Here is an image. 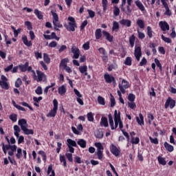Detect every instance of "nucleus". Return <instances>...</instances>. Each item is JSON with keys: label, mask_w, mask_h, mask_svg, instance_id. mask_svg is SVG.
Wrapping results in <instances>:
<instances>
[{"label": "nucleus", "mask_w": 176, "mask_h": 176, "mask_svg": "<svg viewBox=\"0 0 176 176\" xmlns=\"http://www.w3.org/2000/svg\"><path fill=\"white\" fill-rule=\"evenodd\" d=\"M19 126L26 135H34V130L27 128V120L22 118L18 121Z\"/></svg>", "instance_id": "f257e3e1"}, {"label": "nucleus", "mask_w": 176, "mask_h": 176, "mask_svg": "<svg viewBox=\"0 0 176 176\" xmlns=\"http://www.w3.org/2000/svg\"><path fill=\"white\" fill-rule=\"evenodd\" d=\"M69 21L68 25L65 24V28L67 31H72V32H75V28H76V22L75 21V18L72 16H69L68 19Z\"/></svg>", "instance_id": "f03ea898"}, {"label": "nucleus", "mask_w": 176, "mask_h": 176, "mask_svg": "<svg viewBox=\"0 0 176 176\" xmlns=\"http://www.w3.org/2000/svg\"><path fill=\"white\" fill-rule=\"evenodd\" d=\"M54 107L47 114V118H54L57 115V111L58 110V101L56 99L53 100Z\"/></svg>", "instance_id": "7ed1b4c3"}, {"label": "nucleus", "mask_w": 176, "mask_h": 176, "mask_svg": "<svg viewBox=\"0 0 176 176\" xmlns=\"http://www.w3.org/2000/svg\"><path fill=\"white\" fill-rule=\"evenodd\" d=\"M33 74L34 75V78L36 82H45L47 79L46 74L42 72L41 71L36 70V75H35V72L33 71Z\"/></svg>", "instance_id": "20e7f679"}, {"label": "nucleus", "mask_w": 176, "mask_h": 176, "mask_svg": "<svg viewBox=\"0 0 176 176\" xmlns=\"http://www.w3.org/2000/svg\"><path fill=\"white\" fill-rule=\"evenodd\" d=\"M0 86L2 89H9V80L6 76L2 75L0 80Z\"/></svg>", "instance_id": "39448f33"}, {"label": "nucleus", "mask_w": 176, "mask_h": 176, "mask_svg": "<svg viewBox=\"0 0 176 176\" xmlns=\"http://www.w3.org/2000/svg\"><path fill=\"white\" fill-rule=\"evenodd\" d=\"M168 107L170 109H173V108L175 107V100H174L171 97H168L165 102V109H167Z\"/></svg>", "instance_id": "423d86ee"}, {"label": "nucleus", "mask_w": 176, "mask_h": 176, "mask_svg": "<svg viewBox=\"0 0 176 176\" xmlns=\"http://www.w3.org/2000/svg\"><path fill=\"white\" fill-rule=\"evenodd\" d=\"M72 53H73L72 58L78 59L79 58V56H80V50L78 47L75 45L72 46Z\"/></svg>", "instance_id": "0eeeda50"}, {"label": "nucleus", "mask_w": 176, "mask_h": 176, "mask_svg": "<svg viewBox=\"0 0 176 176\" xmlns=\"http://www.w3.org/2000/svg\"><path fill=\"white\" fill-rule=\"evenodd\" d=\"M110 152L114 155V156H119L120 155V149H119L115 144H111L110 145Z\"/></svg>", "instance_id": "6e6552de"}, {"label": "nucleus", "mask_w": 176, "mask_h": 176, "mask_svg": "<svg viewBox=\"0 0 176 176\" xmlns=\"http://www.w3.org/2000/svg\"><path fill=\"white\" fill-rule=\"evenodd\" d=\"M159 25L164 32H166V31L170 30V25L166 21H160Z\"/></svg>", "instance_id": "1a4fd4ad"}, {"label": "nucleus", "mask_w": 176, "mask_h": 176, "mask_svg": "<svg viewBox=\"0 0 176 176\" xmlns=\"http://www.w3.org/2000/svg\"><path fill=\"white\" fill-rule=\"evenodd\" d=\"M104 80L107 83H116V80H115V77L109 75V74H105L104 75Z\"/></svg>", "instance_id": "9d476101"}, {"label": "nucleus", "mask_w": 176, "mask_h": 176, "mask_svg": "<svg viewBox=\"0 0 176 176\" xmlns=\"http://www.w3.org/2000/svg\"><path fill=\"white\" fill-rule=\"evenodd\" d=\"M134 56L137 60V61H140V58L142 56V53L141 52V47H136L135 48Z\"/></svg>", "instance_id": "9b49d317"}, {"label": "nucleus", "mask_w": 176, "mask_h": 176, "mask_svg": "<svg viewBox=\"0 0 176 176\" xmlns=\"http://www.w3.org/2000/svg\"><path fill=\"white\" fill-rule=\"evenodd\" d=\"M103 36H104L105 39L108 41V42H113V36H112L109 32L103 30L102 31Z\"/></svg>", "instance_id": "f8f14e48"}, {"label": "nucleus", "mask_w": 176, "mask_h": 176, "mask_svg": "<svg viewBox=\"0 0 176 176\" xmlns=\"http://www.w3.org/2000/svg\"><path fill=\"white\" fill-rule=\"evenodd\" d=\"M68 63H69V59H68V58L62 59L59 65L60 68H63V69H65V67H67V64H68Z\"/></svg>", "instance_id": "ddd939ff"}, {"label": "nucleus", "mask_w": 176, "mask_h": 176, "mask_svg": "<svg viewBox=\"0 0 176 176\" xmlns=\"http://www.w3.org/2000/svg\"><path fill=\"white\" fill-rule=\"evenodd\" d=\"M22 41H23L24 45H25V46H28V47L32 46V42L31 41H28L27 36H23Z\"/></svg>", "instance_id": "4468645a"}, {"label": "nucleus", "mask_w": 176, "mask_h": 176, "mask_svg": "<svg viewBox=\"0 0 176 176\" xmlns=\"http://www.w3.org/2000/svg\"><path fill=\"white\" fill-rule=\"evenodd\" d=\"M120 89H129L130 84L126 80H122V83L119 84Z\"/></svg>", "instance_id": "2eb2a0df"}, {"label": "nucleus", "mask_w": 176, "mask_h": 176, "mask_svg": "<svg viewBox=\"0 0 176 176\" xmlns=\"http://www.w3.org/2000/svg\"><path fill=\"white\" fill-rule=\"evenodd\" d=\"M136 121L140 126H144V116H142V113H140L139 114V117H136Z\"/></svg>", "instance_id": "dca6fc26"}, {"label": "nucleus", "mask_w": 176, "mask_h": 176, "mask_svg": "<svg viewBox=\"0 0 176 176\" xmlns=\"http://www.w3.org/2000/svg\"><path fill=\"white\" fill-rule=\"evenodd\" d=\"M77 144L80 146V148H82V149H85L87 145V142L84 139L78 140V141H77Z\"/></svg>", "instance_id": "f3484780"}, {"label": "nucleus", "mask_w": 176, "mask_h": 176, "mask_svg": "<svg viewBox=\"0 0 176 176\" xmlns=\"http://www.w3.org/2000/svg\"><path fill=\"white\" fill-rule=\"evenodd\" d=\"M120 24L122 25H126V27H131V21L129 19H122L120 21Z\"/></svg>", "instance_id": "a211bd4d"}, {"label": "nucleus", "mask_w": 176, "mask_h": 176, "mask_svg": "<svg viewBox=\"0 0 176 176\" xmlns=\"http://www.w3.org/2000/svg\"><path fill=\"white\" fill-rule=\"evenodd\" d=\"M164 146L168 152H173L174 146L173 145L168 144L167 142H165Z\"/></svg>", "instance_id": "6ab92c4d"}, {"label": "nucleus", "mask_w": 176, "mask_h": 176, "mask_svg": "<svg viewBox=\"0 0 176 176\" xmlns=\"http://www.w3.org/2000/svg\"><path fill=\"white\" fill-rule=\"evenodd\" d=\"M136 6H138V9L141 10V12H145V7L144 6V4L140 1V0H138L135 2Z\"/></svg>", "instance_id": "aec40b11"}, {"label": "nucleus", "mask_w": 176, "mask_h": 176, "mask_svg": "<svg viewBox=\"0 0 176 176\" xmlns=\"http://www.w3.org/2000/svg\"><path fill=\"white\" fill-rule=\"evenodd\" d=\"M100 126H104V127H108V118L106 117H102L100 119Z\"/></svg>", "instance_id": "412c9836"}, {"label": "nucleus", "mask_w": 176, "mask_h": 176, "mask_svg": "<svg viewBox=\"0 0 176 176\" xmlns=\"http://www.w3.org/2000/svg\"><path fill=\"white\" fill-rule=\"evenodd\" d=\"M67 146H74L75 148L78 146V144H76V142L75 140H72V139H67Z\"/></svg>", "instance_id": "4be33fe9"}, {"label": "nucleus", "mask_w": 176, "mask_h": 176, "mask_svg": "<svg viewBox=\"0 0 176 176\" xmlns=\"http://www.w3.org/2000/svg\"><path fill=\"white\" fill-rule=\"evenodd\" d=\"M137 25H138L139 28H140L142 30H144L145 28V23L144 22V20L138 19L136 21Z\"/></svg>", "instance_id": "5701e85b"}, {"label": "nucleus", "mask_w": 176, "mask_h": 176, "mask_svg": "<svg viewBox=\"0 0 176 176\" xmlns=\"http://www.w3.org/2000/svg\"><path fill=\"white\" fill-rule=\"evenodd\" d=\"M14 134L16 136V138H19V136L20 134H19L20 133V131H21V129H20V127L17 125H14Z\"/></svg>", "instance_id": "b1692460"}, {"label": "nucleus", "mask_w": 176, "mask_h": 176, "mask_svg": "<svg viewBox=\"0 0 176 176\" xmlns=\"http://www.w3.org/2000/svg\"><path fill=\"white\" fill-rule=\"evenodd\" d=\"M52 23L55 27L54 29L56 30V31H60V29L58 28H63V25L60 23L59 21H52Z\"/></svg>", "instance_id": "393cba45"}, {"label": "nucleus", "mask_w": 176, "mask_h": 176, "mask_svg": "<svg viewBox=\"0 0 176 176\" xmlns=\"http://www.w3.org/2000/svg\"><path fill=\"white\" fill-rule=\"evenodd\" d=\"M34 14H36L38 20H43V14L38 9L34 10Z\"/></svg>", "instance_id": "a878e982"}, {"label": "nucleus", "mask_w": 176, "mask_h": 176, "mask_svg": "<svg viewBox=\"0 0 176 176\" xmlns=\"http://www.w3.org/2000/svg\"><path fill=\"white\" fill-rule=\"evenodd\" d=\"M120 111L118 113V110H115L114 111V121L120 122Z\"/></svg>", "instance_id": "bb28decb"}, {"label": "nucleus", "mask_w": 176, "mask_h": 176, "mask_svg": "<svg viewBox=\"0 0 176 176\" xmlns=\"http://www.w3.org/2000/svg\"><path fill=\"white\" fill-rule=\"evenodd\" d=\"M28 62H26L25 65H21L19 66V67L21 72H25L27 71V68H28Z\"/></svg>", "instance_id": "cd10ccee"}, {"label": "nucleus", "mask_w": 176, "mask_h": 176, "mask_svg": "<svg viewBox=\"0 0 176 176\" xmlns=\"http://www.w3.org/2000/svg\"><path fill=\"white\" fill-rule=\"evenodd\" d=\"M157 160H158V163L160 164H162V166H166V164H167V162H166V160L162 156H158Z\"/></svg>", "instance_id": "c85d7f7f"}, {"label": "nucleus", "mask_w": 176, "mask_h": 176, "mask_svg": "<svg viewBox=\"0 0 176 176\" xmlns=\"http://www.w3.org/2000/svg\"><path fill=\"white\" fill-rule=\"evenodd\" d=\"M109 122L111 126V130H115V126H113V118L112 117V114H109Z\"/></svg>", "instance_id": "c756f323"}, {"label": "nucleus", "mask_w": 176, "mask_h": 176, "mask_svg": "<svg viewBox=\"0 0 176 176\" xmlns=\"http://www.w3.org/2000/svg\"><path fill=\"white\" fill-rule=\"evenodd\" d=\"M47 173L48 175L52 173V175H51L52 176H56V173L54 172V170H53L52 164L49 165Z\"/></svg>", "instance_id": "7c9ffc66"}, {"label": "nucleus", "mask_w": 176, "mask_h": 176, "mask_svg": "<svg viewBox=\"0 0 176 176\" xmlns=\"http://www.w3.org/2000/svg\"><path fill=\"white\" fill-rule=\"evenodd\" d=\"M21 156H23V149H21V148H18L16 157L18 160H20V159H21Z\"/></svg>", "instance_id": "2f4dec72"}, {"label": "nucleus", "mask_w": 176, "mask_h": 176, "mask_svg": "<svg viewBox=\"0 0 176 176\" xmlns=\"http://www.w3.org/2000/svg\"><path fill=\"white\" fill-rule=\"evenodd\" d=\"M119 28H120L119 23H118L117 21H113L112 31H116V32H118V31L119 30Z\"/></svg>", "instance_id": "473e14b6"}, {"label": "nucleus", "mask_w": 176, "mask_h": 176, "mask_svg": "<svg viewBox=\"0 0 176 176\" xmlns=\"http://www.w3.org/2000/svg\"><path fill=\"white\" fill-rule=\"evenodd\" d=\"M79 71L81 74H85V76H87V66H80L79 67Z\"/></svg>", "instance_id": "72a5a7b5"}, {"label": "nucleus", "mask_w": 176, "mask_h": 176, "mask_svg": "<svg viewBox=\"0 0 176 176\" xmlns=\"http://www.w3.org/2000/svg\"><path fill=\"white\" fill-rule=\"evenodd\" d=\"M96 39H101L102 34L101 33V29H97L95 32Z\"/></svg>", "instance_id": "f704fd0d"}, {"label": "nucleus", "mask_w": 176, "mask_h": 176, "mask_svg": "<svg viewBox=\"0 0 176 176\" xmlns=\"http://www.w3.org/2000/svg\"><path fill=\"white\" fill-rule=\"evenodd\" d=\"M95 137L96 138H98L99 140H101L104 137V133H102V131H97L95 133Z\"/></svg>", "instance_id": "c9c22d12"}, {"label": "nucleus", "mask_w": 176, "mask_h": 176, "mask_svg": "<svg viewBox=\"0 0 176 176\" xmlns=\"http://www.w3.org/2000/svg\"><path fill=\"white\" fill-rule=\"evenodd\" d=\"M59 160L60 163H63L64 167H67V160H65V155H60Z\"/></svg>", "instance_id": "e433bc0d"}, {"label": "nucleus", "mask_w": 176, "mask_h": 176, "mask_svg": "<svg viewBox=\"0 0 176 176\" xmlns=\"http://www.w3.org/2000/svg\"><path fill=\"white\" fill-rule=\"evenodd\" d=\"M94 145L97 148V152L98 151H104V146H102L101 142H96Z\"/></svg>", "instance_id": "4c0bfd02"}, {"label": "nucleus", "mask_w": 176, "mask_h": 176, "mask_svg": "<svg viewBox=\"0 0 176 176\" xmlns=\"http://www.w3.org/2000/svg\"><path fill=\"white\" fill-rule=\"evenodd\" d=\"M135 42V36L132 34L131 36L129 38V43L131 47H134V43Z\"/></svg>", "instance_id": "58836bf2"}, {"label": "nucleus", "mask_w": 176, "mask_h": 176, "mask_svg": "<svg viewBox=\"0 0 176 176\" xmlns=\"http://www.w3.org/2000/svg\"><path fill=\"white\" fill-rule=\"evenodd\" d=\"M113 14L116 17H118L120 14V9L118 8V6H114Z\"/></svg>", "instance_id": "ea45409f"}, {"label": "nucleus", "mask_w": 176, "mask_h": 176, "mask_svg": "<svg viewBox=\"0 0 176 176\" xmlns=\"http://www.w3.org/2000/svg\"><path fill=\"white\" fill-rule=\"evenodd\" d=\"M131 144H133L134 145H137V144H140V138L136 137L135 138H134V137L131 136Z\"/></svg>", "instance_id": "a19ab883"}, {"label": "nucleus", "mask_w": 176, "mask_h": 176, "mask_svg": "<svg viewBox=\"0 0 176 176\" xmlns=\"http://www.w3.org/2000/svg\"><path fill=\"white\" fill-rule=\"evenodd\" d=\"M43 60L46 64H50V58L49 57V54L44 53L43 54Z\"/></svg>", "instance_id": "79ce46f5"}, {"label": "nucleus", "mask_w": 176, "mask_h": 176, "mask_svg": "<svg viewBox=\"0 0 176 176\" xmlns=\"http://www.w3.org/2000/svg\"><path fill=\"white\" fill-rule=\"evenodd\" d=\"M102 5L104 12H106L107 9H108V0H102Z\"/></svg>", "instance_id": "37998d69"}, {"label": "nucleus", "mask_w": 176, "mask_h": 176, "mask_svg": "<svg viewBox=\"0 0 176 176\" xmlns=\"http://www.w3.org/2000/svg\"><path fill=\"white\" fill-rule=\"evenodd\" d=\"M87 118L89 122H94V116H93V113L89 112L87 114Z\"/></svg>", "instance_id": "c03bdc74"}, {"label": "nucleus", "mask_w": 176, "mask_h": 176, "mask_svg": "<svg viewBox=\"0 0 176 176\" xmlns=\"http://www.w3.org/2000/svg\"><path fill=\"white\" fill-rule=\"evenodd\" d=\"M153 31L152 30V28L151 26L147 27V35L148 38H152L153 36Z\"/></svg>", "instance_id": "a18cd8bd"}, {"label": "nucleus", "mask_w": 176, "mask_h": 176, "mask_svg": "<svg viewBox=\"0 0 176 176\" xmlns=\"http://www.w3.org/2000/svg\"><path fill=\"white\" fill-rule=\"evenodd\" d=\"M98 102L100 105H105V99L102 96H98Z\"/></svg>", "instance_id": "49530a36"}, {"label": "nucleus", "mask_w": 176, "mask_h": 176, "mask_svg": "<svg viewBox=\"0 0 176 176\" xmlns=\"http://www.w3.org/2000/svg\"><path fill=\"white\" fill-rule=\"evenodd\" d=\"M148 124H152V120H154L155 117L153 116V114L149 113H148Z\"/></svg>", "instance_id": "de8ad7c7"}, {"label": "nucleus", "mask_w": 176, "mask_h": 176, "mask_svg": "<svg viewBox=\"0 0 176 176\" xmlns=\"http://www.w3.org/2000/svg\"><path fill=\"white\" fill-rule=\"evenodd\" d=\"M164 8L166 10L165 14L166 16H171L172 13H171V10H170V8H168V4L166 6H164Z\"/></svg>", "instance_id": "09e8293b"}, {"label": "nucleus", "mask_w": 176, "mask_h": 176, "mask_svg": "<svg viewBox=\"0 0 176 176\" xmlns=\"http://www.w3.org/2000/svg\"><path fill=\"white\" fill-rule=\"evenodd\" d=\"M110 96H111V107L113 108V107L116 105V101L115 100V98L113 97V95H112V94H111Z\"/></svg>", "instance_id": "8fccbe9b"}, {"label": "nucleus", "mask_w": 176, "mask_h": 176, "mask_svg": "<svg viewBox=\"0 0 176 176\" xmlns=\"http://www.w3.org/2000/svg\"><path fill=\"white\" fill-rule=\"evenodd\" d=\"M128 100L130 101V102L135 101V95L129 94L128 96Z\"/></svg>", "instance_id": "3c124183"}, {"label": "nucleus", "mask_w": 176, "mask_h": 176, "mask_svg": "<svg viewBox=\"0 0 176 176\" xmlns=\"http://www.w3.org/2000/svg\"><path fill=\"white\" fill-rule=\"evenodd\" d=\"M9 118L14 123L17 122V114H11Z\"/></svg>", "instance_id": "603ef678"}, {"label": "nucleus", "mask_w": 176, "mask_h": 176, "mask_svg": "<svg viewBox=\"0 0 176 176\" xmlns=\"http://www.w3.org/2000/svg\"><path fill=\"white\" fill-rule=\"evenodd\" d=\"M162 41H164V42H166V43H171L172 41L171 38H168V37H166L164 36V35H162L161 36Z\"/></svg>", "instance_id": "864d4df0"}, {"label": "nucleus", "mask_w": 176, "mask_h": 176, "mask_svg": "<svg viewBox=\"0 0 176 176\" xmlns=\"http://www.w3.org/2000/svg\"><path fill=\"white\" fill-rule=\"evenodd\" d=\"M124 64H125V65H129V66L131 65V64H132L131 57H130V56L126 57V58L124 61Z\"/></svg>", "instance_id": "5fc2aeb1"}, {"label": "nucleus", "mask_w": 176, "mask_h": 176, "mask_svg": "<svg viewBox=\"0 0 176 176\" xmlns=\"http://www.w3.org/2000/svg\"><path fill=\"white\" fill-rule=\"evenodd\" d=\"M128 107L131 109H134L137 108V104H135V102H128Z\"/></svg>", "instance_id": "6e6d98bb"}, {"label": "nucleus", "mask_w": 176, "mask_h": 176, "mask_svg": "<svg viewBox=\"0 0 176 176\" xmlns=\"http://www.w3.org/2000/svg\"><path fill=\"white\" fill-rule=\"evenodd\" d=\"M65 156H66L67 160H69V162H70L71 163H72V162H74V158L72 157V153H67L65 154Z\"/></svg>", "instance_id": "4d7b16f0"}, {"label": "nucleus", "mask_w": 176, "mask_h": 176, "mask_svg": "<svg viewBox=\"0 0 176 176\" xmlns=\"http://www.w3.org/2000/svg\"><path fill=\"white\" fill-rule=\"evenodd\" d=\"M38 155H41L43 157V162H46L47 156H46V153L43 151H38Z\"/></svg>", "instance_id": "13d9d810"}, {"label": "nucleus", "mask_w": 176, "mask_h": 176, "mask_svg": "<svg viewBox=\"0 0 176 176\" xmlns=\"http://www.w3.org/2000/svg\"><path fill=\"white\" fill-rule=\"evenodd\" d=\"M149 140L151 144H155V145H157V144H159V140H157V138H153L152 137L150 136Z\"/></svg>", "instance_id": "bf43d9fd"}, {"label": "nucleus", "mask_w": 176, "mask_h": 176, "mask_svg": "<svg viewBox=\"0 0 176 176\" xmlns=\"http://www.w3.org/2000/svg\"><path fill=\"white\" fill-rule=\"evenodd\" d=\"M23 85V81H21V78H17L15 82V87H20Z\"/></svg>", "instance_id": "052dcab7"}, {"label": "nucleus", "mask_w": 176, "mask_h": 176, "mask_svg": "<svg viewBox=\"0 0 176 176\" xmlns=\"http://www.w3.org/2000/svg\"><path fill=\"white\" fill-rule=\"evenodd\" d=\"M82 49H84V50H89V49H90V42L87 41V43H84L82 45Z\"/></svg>", "instance_id": "680f3d73"}, {"label": "nucleus", "mask_w": 176, "mask_h": 176, "mask_svg": "<svg viewBox=\"0 0 176 176\" xmlns=\"http://www.w3.org/2000/svg\"><path fill=\"white\" fill-rule=\"evenodd\" d=\"M52 16H53V21H58V15L57 14V13L52 11L51 12Z\"/></svg>", "instance_id": "e2e57ef3"}, {"label": "nucleus", "mask_w": 176, "mask_h": 176, "mask_svg": "<svg viewBox=\"0 0 176 176\" xmlns=\"http://www.w3.org/2000/svg\"><path fill=\"white\" fill-rule=\"evenodd\" d=\"M131 6L128 5L126 6V10L125 11V13L127 16H131V8H130Z\"/></svg>", "instance_id": "0e129e2a"}, {"label": "nucleus", "mask_w": 176, "mask_h": 176, "mask_svg": "<svg viewBox=\"0 0 176 176\" xmlns=\"http://www.w3.org/2000/svg\"><path fill=\"white\" fill-rule=\"evenodd\" d=\"M96 155H97L98 159L99 160H102V157H103V155H102V151H97Z\"/></svg>", "instance_id": "69168bd1"}, {"label": "nucleus", "mask_w": 176, "mask_h": 176, "mask_svg": "<svg viewBox=\"0 0 176 176\" xmlns=\"http://www.w3.org/2000/svg\"><path fill=\"white\" fill-rule=\"evenodd\" d=\"M51 39H56V41H60V37L57 36L55 32L51 34Z\"/></svg>", "instance_id": "338daca9"}, {"label": "nucleus", "mask_w": 176, "mask_h": 176, "mask_svg": "<svg viewBox=\"0 0 176 176\" xmlns=\"http://www.w3.org/2000/svg\"><path fill=\"white\" fill-rule=\"evenodd\" d=\"M34 56H35L36 60H39V58H42V54L41 52H35Z\"/></svg>", "instance_id": "774afa93"}]
</instances>
